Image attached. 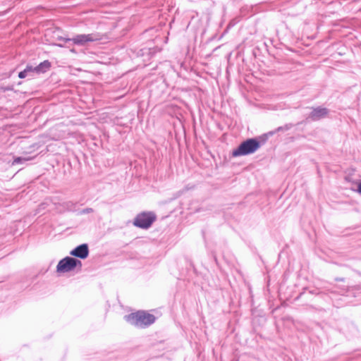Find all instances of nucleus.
I'll use <instances>...</instances> for the list:
<instances>
[{
    "label": "nucleus",
    "instance_id": "f257e3e1",
    "mask_svg": "<svg viewBox=\"0 0 361 361\" xmlns=\"http://www.w3.org/2000/svg\"><path fill=\"white\" fill-rule=\"evenodd\" d=\"M155 317L145 311H138L125 316V319L130 324L138 327L145 328L155 322Z\"/></svg>",
    "mask_w": 361,
    "mask_h": 361
},
{
    "label": "nucleus",
    "instance_id": "f03ea898",
    "mask_svg": "<svg viewBox=\"0 0 361 361\" xmlns=\"http://www.w3.org/2000/svg\"><path fill=\"white\" fill-rule=\"evenodd\" d=\"M260 147V143L255 138L247 139L243 142L237 149H234L232 155L234 157L244 156L255 152Z\"/></svg>",
    "mask_w": 361,
    "mask_h": 361
},
{
    "label": "nucleus",
    "instance_id": "7ed1b4c3",
    "mask_svg": "<svg viewBox=\"0 0 361 361\" xmlns=\"http://www.w3.org/2000/svg\"><path fill=\"white\" fill-rule=\"evenodd\" d=\"M102 39L98 33L81 34L74 36L73 38H62L61 40L65 42H73L74 44L78 46H85L90 42L99 41Z\"/></svg>",
    "mask_w": 361,
    "mask_h": 361
},
{
    "label": "nucleus",
    "instance_id": "20e7f679",
    "mask_svg": "<svg viewBox=\"0 0 361 361\" xmlns=\"http://www.w3.org/2000/svg\"><path fill=\"white\" fill-rule=\"evenodd\" d=\"M77 266H82L80 260L66 257L60 260L56 266V271L59 273H66L73 271Z\"/></svg>",
    "mask_w": 361,
    "mask_h": 361
},
{
    "label": "nucleus",
    "instance_id": "39448f33",
    "mask_svg": "<svg viewBox=\"0 0 361 361\" xmlns=\"http://www.w3.org/2000/svg\"><path fill=\"white\" fill-rule=\"evenodd\" d=\"M155 219L156 216L153 213L143 212L135 217L133 224L138 228H147L151 226Z\"/></svg>",
    "mask_w": 361,
    "mask_h": 361
},
{
    "label": "nucleus",
    "instance_id": "423d86ee",
    "mask_svg": "<svg viewBox=\"0 0 361 361\" xmlns=\"http://www.w3.org/2000/svg\"><path fill=\"white\" fill-rule=\"evenodd\" d=\"M329 111L326 108L317 107L313 109L312 112L308 116V119L311 121H319L322 118H325L328 115Z\"/></svg>",
    "mask_w": 361,
    "mask_h": 361
},
{
    "label": "nucleus",
    "instance_id": "0eeeda50",
    "mask_svg": "<svg viewBox=\"0 0 361 361\" xmlns=\"http://www.w3.org/2000/svg\"><path fill=\"white\" fill-rule=\"evenodd\" d=\"M70 254L80 259H85L89 254V249L87 244H82L73 249Z\"/></svg>",
    "mask_w": 361,
    "mask_h": 361
},
{
    "label": "nucleus",
    "instance_id": "6e6552de",
    "mask_svg": "<svg viewBox=\"0 0 361 361\" xmlns=\"http://www.w3.org/2000/svg\"><path fill=\"white\" fill-rule=\"evenodd\" d=\"M51 66V63L49 61H44L40 63L37 66L33 68V71H36L37 73H44L46 72Z\"/></svg>",
    "mask_w": 361,
    "mask_h": 361
},
{
    "label": "nucleus",
    "instance_id": "1a4fd4ad",
    "mask_svg": "<svg viewBox=\"0 0 361 361\" xmlns=\"http://www.w3.org/2000/svg\"><path fill=\"white\" fill-rule=\"evenodd\" d=\"M32 71H33V68L31 66H27L24 71H20L19 73L18 77L20 78H25L28 75L29 73L32 72Z\"/></svg>",
    "mask_w": 361,
    "mask_h": 361
},
{
    "label": "nucleus",
    "instance_id": "9d476101",
    "mask_svg": "<svg viewBox=\"0 0 361 361\" xmlns=\"http://www.w3.org/2000/svg\"><path fill=\"white\" fill-rule=\"evenodd\" d=\"M32 158L31 157H16L14 159L13 163H12V165H16V164H23L24 163L25 161H30L31 160Z\"/></svg>",
    "mask_w": 361,
    "mask_h": 361
},
{
    "label": "nucleus",
    "instance_id": "9b49d317",
    "mask_svg": "<svg viewBox=\"0 0 361 361\" xmlns=\"http://www.w3.org/2000/svg\"><path fill=\"white\" fill-rule=\"evenodd\" d=\"M73 206H74V204L71 202H66V203H64L65 209L63 211H65V210L71 211V210H72V207Z\"/></svg>",
    "mask_w": 361,
    "mask_h": 361
},
{
    "label": "nucleus",
    "instance_id": "f8f14e48",
    "mask_svg": "<svg viewBox=\"0 0 361 361\" xmlns=\"http://www.w3.org/2000/svg\"><path fill=\"white\" fill-rule=\"evenodd\" d=\"M93 212V209L92 208H85L84 209H82L80 214H89V213H92Z\"/></svg>",
    "mask_w": 361,
    "mask_h": 361
},
{
    "label": "nucleus",
    "instance_id": "ddd939ff",
    "mask_svg": "<svg viewBox=\"0 0 361 361\" xmlns=\"http://www.w3.org/2000/svg\"><path fill=\"white\" fill-rule=\"evenodd\" d=\"M45 205H48L47 202L42 203L39 207L41 209H44L46 208Z\"/></svg>",
    "mask_w": 361,
    "mask_h": 361
},
{
    "label": "nucleus",
    "instance_id": "4468645a",
    "mask_svg": "<svg viewBox=\"0 0 361 361\" xmlns=\"http://www.w3.org/2000/svg\"><path fill=\"white\" fill-rule=\"evenodd\" d=\"M358 191L361 193V182L358 184Z\"/></svg>",
    "mask_w": 361,
    "mask_h": 361
},
{
    "label": "nucleus",
    "instance_id": "2eb2a0df",
    "mask_svg": "<svg viewBox=\"0 0 361 361\" xmlns=\"http://www.w3.org/2000/svg\"><path fill=\"white\" fill-rule=\"evenodd\" d=\"M291 125H286V129L288 130V129H290L291 128Z\"/></svg>",
    "mask_w": 361,
    "mask_h": 361
},
{
    "label": "nucleus",
    "instance_id": "dca6fc26",
    "mask_svg": "<svg viewBox=\"0 0 361 361\" xmlns=\"http://www.w3.org/2000/svg\"><path fill=\"white\" fill-rule=\"evenodd\" d=\"M281 129H282V127H279V128H278V130H281Z\"/></svg>",
    "mask_w": 361,
    "mask_h": 361
}]
</instances>
